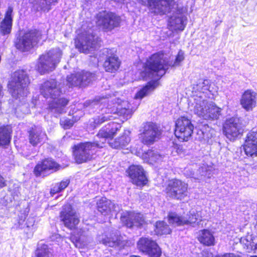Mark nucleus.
Instances as JSON below:
<instances>
[{"mask_svg": "<svg viewBox=\"0 0 257 257\" xmlns=\"http://www.w3.org/2000/svg\"><path fill=\"white\" fill-rule=\"evenodd\" d=\"M121 127L118 123L111 121L102 127L97 134V137L101 139V144L95 140L93 142H85L74 146L73 156L76 162L81 164L90 160L97 152L98 148H102L106 139L112 138Z\"/></svg>", "mask_w": 257, "mask_h": 257, "instance_id": "1", "label": "nucleus"}, {"mask_svg": "<svg viewBox=\"0 0 257 257\" xmlns=\"http://www.w3.org/2000/svg\"><path fill=\"white\" fill-rule=\"evenodd\" d=\"M114 97V94L112 96L110 93H107L92 102V104L104 103V105H105L107 104V107L104 108V113L94 120L95 124L99 125L106 121L114 119L118 114L123 115L126 118L131 116L135 109L128 102Z\"/></svg>", "mask_w": 257, "mask_h": 257, "instance_id": "2", "label": "nucleus"}, {"mask_svg": "<svg viewBox=\"0 0 257 257\" xmlns=\"http://www.w3.org/2000/svg\"><path fill=\"white\" fill-rule=\"evenodd\" d=\"M41 92L44 97L53 99L49 103V109L55 116L66 112L65 106L68 100L64 98H58L61 91L55 80L45 82L41 86Z\"/></svg>", "mask_w": 257, "mask_h": 257, "instance_id": "3", "label": "nucleus"}, {"mask_svg": "<svg viewBox=\"0 0 257 257\" xmlns=\"http://www.w3.org/2000/svg\"><path fill=\"white\" fill-rule=\"evenodd\" d=\"M190 107L191 110L200 118L205 120H216L221 114V109L212 102L208 101L203 96L196 95Z\"/></svg>", "mask_w": 257, "mask_h": 257, "instance_id": "4", "label": "nucleus"}, {"mask_svg": "<svg viewBox=\"0 0 257 257\" xmlns=\"http://www.w3.org/2000/svg\"><path fill=\"white\" fill-rule=\"evenodd\" d=\"M29 83L26 72L19 70L14 72L8 84L10 92L12 96L17 99L27 96L29 92L28 86Z\"/></svg>", "mask_w": 257, "mask_h": 257, "instance_id": "5", "label": "nucleus"}, {"mask_svg": "<svg viewBox=\"0 0 257 257\" xmlns=\"http://www.w3.org/2000/svg\"><path fill=\"white\" fill-rule=\"evenodd\" d=\"M169 68L168 61L164 54L159 52L153 54L147 61L145 72L150 78H159L163 76Z\"/></svg>", "mask_w": 257, "mask_h": 257, "instance_id": "6", "label": "nucleus"}, {"mask_svg": "<svg viewBox=\"0 0 257 257\" xmlns=\"http://www.w3.org/2000/svg\"><path fill=\"white\" fill-rule=\"evenodd\" d=\"M62 55V51L59 48H55L41 55L37 66L38 71L41 74L53 71L60 62Z\"/></svg>", "mask_w": 257, "mask_h": 257, "instance_id": "7", "label": "nucleus"}, {"mask_svg": "<svg viewBox=\"0 0 257 257\" xmlns=\"http://www.w3.org/2000/svg\"><path fill=\"white\" fill-rule=\"evenodd\" d=\"M100 40L94 35L92 30L90 29L87 32L79 35L75 40V46L80 52L88 53L100 47Z\"/></svg>", "mask_w": 257, "mask_h": 257, "instance_id": "8", "label": "nucleus"}, {"mask_svg": "<svg viewBox=\"0 0 257 257\" xmlns=\"http://www.w3.org/2000/svg\"><path fill=\"white\" fill-rule=\"evenodd\" d=\"M41 36V32L36 29L27 31L20 37L16 46L20 51H28L37 45Z\"/></svg>", "mask_w": 257, "mask_h": 257, "instance_id": "9", "label": "nucleus"}, {"mask_svg": "<svg viewBox=\"0 0 257 257\" xmlns=\"http://www.w3.org/2000/svg\"><path fill=\"white\" fill-rule=\"evenodd\" d=\"M142 5L147 6L152 13L164 15L169 13L174 4L173 0H137Z\"/></svg>", "mask_w": 257, "mask_h": 257, "instance_id": "10", "label": "nucleus"}, {"mask_svg": "<svg viewBox=\"0 0 257 257\" xmlns=\"http://www.w3.org/2000/svg\"><path fill=\"white\" fill-rule=\"evenodd\" d=\"M188 184L179 179L170 180L166 188L167 196L170 198L181 200L187 196Z\"/></svg>", "mask_w": 257, "mask_h": 257, "instance_id": "11", "label": "nucleus"}, {"mask_svg": "<svg viewBox=\"0 0 257 257\" xmlns=\"http://www.w3.org/2000/svg\"><path fill=\"white\" fill-rule=\"evenodd\" d=\"M161 134V132L158 125L149 122L144 125L140 134V138L144 145H151L159 139Z\"/></svg>", "mask_w": 257, "mask_h": 257, "instance_id": "12", "label": "nucleus"}, {"mask_svg": "<svg viewBox=\"0 0 257 257\" xmlns=\"http://www.w3.org/2000/svg\"><path fill=\"white\" fill-rule=\"evenodd\" d=\"M120 18L114 13L102 11L97 15V23L104 31H110L119 26Z\"/></svg>", "mask_w": 257, "mask_h": 257, "instance_id": "13", "label": "nucleus"}, {"mask_svg": "<svg viewBox=\"0 0 257 257\" xmlns=\"http://www.w3.org/2000/svg\"><path fill=\"white\" fill-rule=\"evenodd\" d=\"M194 126L190 119L181 117L176 122L175 135L182 141H187L191 137Z\"/></svg>", "mask_w": 257, "mask_h": 257, "instance_id": "14", "label": "nucleus"}, {"mask_svg": "<svg viewBox=\"0 0 257 257\" xmlns=\"http://www.w3.org/2000/svg\"><path fill=\"white\" fill-rule=\"evenodd\" d=\"M96 79L95 74L90 72L81 71L72 74L67 77V85L70 86H85Z\"/></svg>", "mask_w": 257, "mask_h": 257, "instance_id": "15", "label": "nucleus"}, {"mask_svg": "<svg viewBox=\"0 0 257 257\" xmlns=\"http://www.w3.org/2000/svg\"><path fill=\"white\" fill-rule=\"evenodd\" d=\"M242 132L243 129L239 118L232 117L226 120L223 125V133L229 140H234Z\"/></svg>", "mask_w": 257, "mask_h": 257, "instance_id": "16", "label": "nucleus"}, {"mask_svg": "<svg viewBox=\"0 0 257 257\" xmlns=\"http://www.w3.org/2000/svg\"><path fill=\"white\" fill-rule=\"evenodd\" d=\"M139 250L151 257H160L161 250L154 240L146 237L141 238L137 243Z\"/></svg>", "mask_w": 257, "mask_h": 257, "instance_id": "17", "label": "nucleus"}, {"mask_svg": "<svg viewBox=\"0 0 257 257\" xmlns=\"http://www.w3.org/2000/svg\"><path fill=\"white\" fill-rule=\"evenodd\" d=\"M120 220L128 228L140 227L145 223L143 215L133 211H123Z\"/></svg>", "mask_w": 257, "mask_h": 257, "instance_id": "18", "label": "nucleus"}, {"mask_svg": "<svg viewBox=\"0 0 257 257\" xmlns=\"http://www.w3.org/2000/svg\"><path fill=\"white\" fill-rule=\"evenodd\" d=\"M61 217L65 226L70 229L75 228L79 222L78 215L70 204L64 206Z\"/></svg>", "mask_w": 257, "mask_h": 257, "instance_id": "19", "label": "nucleus"}, {"mask_svg": "<svg viewBox=\"0 0 257 257\" xmlns=\"http://www.w3.org/2000/svg\"><path fill=\"white\" fill-rule=\"evenodd\" d=\"M187 216V217H184L179 216L175 213H171L169 215V222L174 226L190 224L195 226L196 221L199 219V215L195 210H192Z\"/></svg>", "mask_w": 257, "mask_h": 257, "instance_id": "20", "label": "nucleus"}, {"mask_svg": "<svg viewBox=\"0 0 257 257\" xmlns=\"http://www.w3.org/2000/svg\"><path fill=\"white\" fill-rule=\"evenodd\" d=\"M132 182L137 186H143L148 181L144 169L140 165H132L127 170Z\"/></svg>", "mask_w": 257, "mask_h": 257, "instance_id": "21", "label": "nucleus"}, {"mask_svg": "<svg viewBox=\"0 0 257 257\" xmlns=\"http://www.w3.org/2000/svg\"><path fill=\"white\" fill-rule=\"evenodd\" d=\"M243 149L248 156H257V132L252 130L246 136Z\"/></svg>", "mask_w": 257, "mask_h": 257, "instance_id": "22", "label": "nucleus"}, {"mask_svg": "<svg viewBox=\"0 0 257 257\" xmlns=\"http://www.w3.org/2000/svg\"><path fill=\"white\" fill-rule=\"evenodd\" d=\"M257 93L251 89L245 90L242 94L240 104L247 111L252 110L256 105Z\"/></svg>", "mask_w": 257, "mask_h": 257, "instance_id": "23", "label": "nucleus"}, {"mask_svg": "<svg viewBox=\"0 0 257 257\" xmlns=\"http://www.w3.org/2000/svg\"><path fill=\"white\" fill-rule=\"evenodd\" d=\"M58 164L51 159H47L38 163L34 168V173L36 176H45L48 171H56Z\"/></svg>", "mask_w": 257, "mask_h": 257, "instance_id": "24", "label": "nucleus"}, {"mask_svg": "<svg viewBox=\"0 0 257 257\" xmlns=\"http://www.w3.org/2000/svg\"><path fill=\"white\" fill-rule=\"evenodd\" d=\"M13 8L9 7L5 15V18L0 24V33L7 35L11 33L13 24Z\"/></svg>", "mask_w": 257, "mask_h": 257, "instance_id": "25", "label": "nucleus"}, {"mask_svg": "<svg viewBox=\"0 0 257 257\" xmlns=\"http://www.w3.org/2000/svg\"><path fill=\"white\" fill-rule=\"evenodd\" d=\"M108 52L109 50L107 49L104 50V53L110 54V56L106 57L103 64V67L106 71L114 72L118 69L120 62L117 56L111 53H109Z\"/></svg>", "mask_w": 257, "mask_h": 257, "instance_id": "26", "label": "nucleus"}, {"mask_svg": "<svg viewBox=\"0 0 257 257\" xmlns=\"http://www.w3.org/2000/svg\"><path fill=\"white\" fill-rule=\"evenodd\" d=\"M47 138L45 132L41 128L33 130L29 133V142L33 146L43 143Z\"/></svg>", "mask_w": 257, "mask_h": 257, "instance_id": "27", "label": "nucleus"}, {"mask_svg": "<svg viewBox=\"0 0 257 257\" xmlns=\"http://www.w3.org/2000/svg\"><path fill=\"white\" fill-rule=\"evenodd\" d=\"M97 208L98 210L104 215L111 211H117L116 206L114 203L106 198H102L97 203Z\"/></svg>", "mask_w": 257, "mask_h": 257, "instance_id": "28", "label": "nucleus"}, {"mask_svg": "<svg viewBox=\"0 0 257 257\" xmlns=\"http://www.w3.org/2000/svg\"><path fill=\"white\" fill-rule=\"evenodd\" d=\"M169 23L174 30L183 31L187 24V18L183 15L173 16L170 18Z\"/></svg>", "mask_w": 257, "mask_h": 257, "instance_id": "29", "label": "nucleus"}, {"mask_svg": "<svg viewBox=\"0 0 257 257\" xmlns=\"http://www.w3.org/2000/svg\"><path fill=\"white\" fill-rule=\"evenodd\" d=\"M198 238L200 242L205 245L212 246L215 244V238L212 233L207 229L200 230Z\"/></svg>", "mask_w": 257, "mask_h": 257, "instance_id": "30", "label": "nucleus"}, {"mask_svg": "<svg viewBox=\"0 0 257 257\" xmlns=\"http://www.w3.org/2000/svg\"><path fill=\"white\" fill-rule=\"evenodd\" d=\"M130 138L128 135H124L114 140H111L108 143L112 148L120 149L125 147L130 142Z\"/></svg>", "mask_w": 257, "mask_h": 257, "instance_id": "31", "label": "nucleus"}, {"mask_svg": "<svg viewBox=\"0 0 257 257\" xmlns=\"http://www.w3.org/2000/svg\"><path fill=\"white\" fill-rule=\"evenodd\" d=\"M158 85V82L157 81H152L148 82L145 87H144L136 94L135 98H143L153 91Z\"/></svg>", "mask_w": 257, "mask_h": 257, "instance_id": "32", "label": "nucleus"}, {"mask_svg": "<svg viewBox=\"0 0 257 257\" xmlns=\"http://www.w3.org/2000/svg\"><path fill=\"white\" fill-rule=\"evenodd\" d=\"M143 156L150 164L160 163L162 162L165 158L164 155H161L158 152L153 150L148 151L146 153L144 154Z\"/></svg>", "mask_w": 257, "mask_h": 257, "instance_id": "33", "label": "nucleus"}, {"mask_svg": "<svg viewBox=\"0 0 257 257\" xmlns=\"http://www.w3.org/2000/svg\"><path fill=\"white\" fill-rule=\"evenodd\" d=\"M35 255L36 257H54L52 248L43 243L38 244Z\"/></svg>", "mask_w": 257, "mask_h": 257, "instance_id": "34", "label": "nucleus"}, {"mask_svg": "<svg viewBox=\"0 0 257 257\" xmlns=\"http://www.w3.org/2000/svg\"><path fill=\"white\" fill-rule=\"evenodd\" d=\"M11 128L9 126L0 127V146L8 145L11 140Z\"/></svg>", "mask_w": 257, "mask_h": 257, "instance_id": "35", "label": "nucleus"}, {"mask_svg": "<svg viewBox=\"0 0 257 257\" xmlns=\"http://www.w3.org/2000/svg\"><path fill=\"white\" fill-rule=\"evenodd\" d=\"M256 241H257V238L252 236V235H247L245 237H241L240 240L243 248L248 252L253 250Z\"/></svg>", "mask_w": 257, "mask_h": 257, "instance_id": "36", "label": "nucleus"}, {"mask_svg": "<svg viewBox=\"0 0 257 257\" xmlns=\"http://www.w3.org/2000/svg\"><path fill=\"white\" fill-rule=\"evenodd\" d=\"M155 226V231L158 234H170L171 232V230L170 227L164 221L157 222Z\"/></svg>", "mask_w": 257, "mask_h": 257, "instance_id": "37", "label": "nucleus"}, {"mask_svg": "<svg viewBox=\"0 0 257 257\" xmlns=\"http://www.w3.org/2000/svg\"><path fill=\"white\" fill-rule=\"evenodd\" d=\"M70 183L69 179L62 180L59 183L56 184L51 190V194H56L63 191Z\"/></svg>", "mask_w": 257, "mask_h": 257, "instance_id": "38", "label": "nucleus"}, {"mask_svg": "<svg viewBox=\"0 0 257 257\" xmlns=\"http://www.w3.org/2000/svg\"><path fill=\"white\" fill-rule=\"evenodd\" d=\"M196 89L200 92L204 93L205 91L208 90L211 91L210 87V81L209 80H199L196 85Z\"/></svg>", "mask_w": 257, "mask_h": 257, "instance_id": "39", "label": "nucleus"}, {"mask_svg": "<svg viewBox=\"0 0 257 257\" xmlns=\"http://www.w3.org/2000/svg\"><path fill=\"white\" fill-rule=\"evenodd\" d=\"M102 242L104 245L110 247H116L119 245L120 240L117 237H106L102 240Z\"/></svg>", "mask_w": 257, "mask_h": 257, "instance_id": "40", "label": "nucleus"}, {"mask_svg": "<svg viewBox=\"0 0 257 257\" xmlns=\"http://www.w3.org/2000/svg\"><path fill=\"white\" fill-rule=\"evenodd\" d=\"M184 52L182 50H180L175 58L174 62L168 61L169 67H175L180 65V63L184 59Z\"/></svg>", "mask_w": 257, "mask_h": 257, "instance_id": "41", "label": "nucleus"}, {"mask_svg": "<svg viewBox=\"0 0 257 257\" xmlns=\"http://www.w3.org/2000/svg\"><path fill=\"white\" fill-rule=\"evenodd\" d=\"M60 124L65 129L71 127L73 124V121L68 118H63L60 119Z\"/></svg>", "mask_w": 257, "mask_h": 257, "instance_id": "42", "label": "nucleus"}, {"mask_svg": "<svg viewBox=\"0 0 257 257\" xmlns=\"http://www.w3.org/2000/svg\"><path fill=\"white\" fill-rule=\"evenodd\" d=\"M172 152L176 153L178 155H181L184 152L183 147L181 146L175 145L173 147Z\"/></svg>", "mask_w": 257, "mask_h": 257, "instance_id": "43", "label": "nucleus"}, {"mask_svg": "<svg viewBox=\"0 0 257 257\" xmlns=\"http://www.w3.org/2000/svg\"><path fill=\"white\" fill-rule=\"evenodd\" d=\"M216 257H240L239 255H236L234 253H224L223 255H218Z\"/></svg>", "mask_w": 257, "mask_h": 257, "instance_id": "44", "label": "nucleus"}, {"mask_svg": "<svg viewBox=\"0 0 257 257\" xmlns=\"http://www.w3.org/2000/svg\"><path fill=\"white\" fill-rule=\"evenodd\" d=\"M7 185L6 181L4 178L0 174V188H2Z\"/></svg>", "mask_w": 257, "mask_h": 257, "instance_id": "45", "label": "nucleus"}, {"mask_svg": "<svg viewBox=\"0 0 257 257\" xmlns=\"http://www.w3.org/2000/svg\"><path fill=\"white\" fill-rule=\"evenodd\" d=\"M0 204H2V205L4 206H6L7 205L5 198H0Z\"/></svg>", "mask_w": 257, "mask_h": 257, "instance_id": "46", "label": "nucleus"}, {"mask_svg": "<svg viewBox=\"0 0 257 257\" xmlns=\"http://www.w3.org/2000/svg\"><path fill=\"white\" fill-rule=\"evenodd\" d=\"M254 245H254L253 248V250H254L255 252L257 253V241H256L255 243H254Z\"/></svg>", "mask_w": 257, "mask_h": 257, "instance_id": "47", "label": "nucleus"}, {"mask_svg": "<svg viewBox=\"0 0 257 257\" xmlns=\"http://www.w3.org/2000/svg\"><path fill=\"white\" fill-rule=\"evenodd\" d=\"M250 257H257L256 256H250Z\"/></svg>", "mask_w": 257, "mask_h": 257, "instance_id": "48", "label": "nucleus"}]
</instances>
